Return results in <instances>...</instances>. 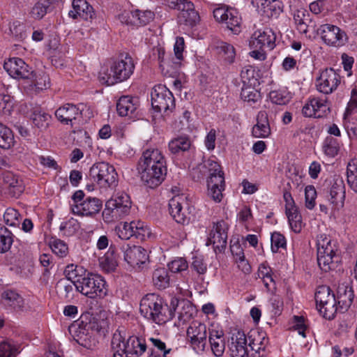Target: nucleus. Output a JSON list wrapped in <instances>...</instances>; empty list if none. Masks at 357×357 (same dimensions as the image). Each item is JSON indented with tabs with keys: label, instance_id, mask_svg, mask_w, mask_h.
Masks as SVG:
<instances>
[{
	"label": "nucleus",
	"instance_id": "21",
	"mask_svg": "<svg viewBox=\"0 0 357 357\" xmlns=\"http://www.w3.org/2000/svg\"><path fill=\"white\" fill-rule=\"evenodd\" d=\"M7 193L12 197H19L24 190L22 178L11 172H6L2 176Z\"/></svg>",
	"mask_w": 357,
	"mask_h": 357
},
{
	"label": "nucleus",
	"instance_id": "43",
	"mask_svg": "<svg viewBox=\"0 0 357 357\" xmlns=\"http://www.w3.org/2000/svg\"><path fill=\"white\" fill-rule=\"evenodd\" d=\"M347 175L349 186L357 194V159H352L348 163Z\"/></svg>",
	"mask_w": 357,
	"mask_h": 357
},
{
	"label": "nucleus",
	"instance_id": "53",
	"mask_svg": "<svg viewBox=\"0 0 357 357\" xmlns=\"http://www.w3.org/2000/svg\"><path fill=\"white\" fill-rule=\"evenodd\" d=\"M257 336L250 341L249 346L252 350H266V347L268 344V338L266 336L264 333L256 332Z\"/></svg>",
	"mask_w": 357,
	"mask_h": 357
},
{
	"label": "nucleus",
	"instance_id": "9",
	"mask_svg": "<svg viewBox=\"0 0 357 357\" xmlns=\"http://www.w3.org/2000/svg\"><path fill=\"white\" fill-rule=\"evenodd\" d=\"M151 105L158 112L167 113L175 107V100L172 93L165 86H155L151 93Z\"/></svg>",
	"mask_w": 357,
	"mask_h": 357
},
{
	"label": "nucleus",
	"instance_id": "58",
	"mask_svg": "<svg viewBox=\"0 0 357 357\" xmlns=\"http://www.w3.org/2000/svg\"><path fill=\"white\" fill-rule=\"evenodd\" d=\"M33 77L29 79L31 81V84L33 85L39 90H43L50 86V78L45 73L36 75L33 73Z\"/></svg>",
	"mask_w": 357,
	"mask_h": 357
},
{
	"label": "nucleus",
	"instance_id": "5",
	"mask_svg": "<svg viewBox=\"0 0 357 357\" xmlns=\"http://www.w3.org/2000/svg\"><path fill=\"white\" fill-rule=\"evenodd\" d=\"M317 262L320 268L328 272L337 267L340 261V251L335 241L325 234L317 238Z\"/></svg>",
	"mask_w": 357,
	"mask_h": 357
},
{
	"label": "nucleus",
	"instance_id": "24",
	"mask_svg": "<svg viewBox=\"0 0 357 357\" xmlns=\"http://www.w3.org/2000/svg\"><path fill=\"white\" fill-rule=\"evenodd\" d=\"M82 109L80 106L68 103L57 109L55 116L60 122L68 125L82 115Z\"/></svg>",
	"mask_w": 357,
	"mask_h": 357
},
{
	"label": "nucleus",
	"instance_id": "10",
	"mask_svg": "<svg viewBox=\"0 0 357 357\" xmlns=\"http://www.w3.org/2000/svg\"><path fill=\"white\" fill-rule=\"evenodd\" d=\"M213 17L217 22H225L227 28L234 33L241 32V17L236 9L219 6L213 10Z\"/></svg>",
	"mask_w": 357,
	"mask_h": 357
},
{
	"label": "nucleus",
	"instance_id": "31",
	"mask_svg": "<svg viewBox=\"0 0 357 357\" xmlns=\"http://www.w3.org/2000/svg\"><path fill=\"white\" fill-rule=\"evenodd\" d=\"M183 204H185V201L182 196L174 197L169 202V209L171 215L176 222L183 225L188 221V217L185 211H183Z\"/></svg>",
	"mask_w": 357,
	"mask_h": 357
},
{
	"label": "nucleus",
	"instance_id": "59",
	"mask_svg": "<svg viewBox=\"0 0 357 357\" xmlns=\"http://www.w3.org/2000/svg\"><path fill=\"white\" fill-rule=\"evenodd\" d=\"M204 166L207 169L208 176L225 175L220 165L214 159L209 158L205 161Z\"/></svg>",
	"mask_w": 357,
	"mask_h": 357
},
{
	"label": "nucleus",
	"instance_id": "46",
	"mask_svg": "<svg viewBox=\"0 0 357 357\" xmlns=\"http://www.w3.org/2000/svg\"><path fill=\"white\" fill-rule=\"evenodd\" d=\"M255 85L243 86L241 92V98L248 102H257L261 98L260 93L255 89Z\"/></svg>",
	"mask_w": 357,
	"mask_h": 357
},
{
	"label": "nucleus",
	"instance_id": "54",
	"mask_svg": "<svg viewBox=\"0 0 357 357\" xmlns=\"http://www.w3.org/2000/svg\"><path fill=\"white\" fill-rule=\"evenodd\" d=\"M136 221L130 222H125L120 224L116 227V231L119 237L121 239L128 240L133 236V233L131 232V228H135Z\"/></svg>",
	"mask_w": 357,
	"mask_h": 357
},
{
	"label": "nucleus",
	"instance_id": "14",
	"mask_svg": "<svg viewBox=\"0 0 357 357\" xmlns=\"http://www.w3.org/2000/svg\"><path fill=\"white\" fill-rule=\"evenodd\" d=\"M3 68L8 75L15 79H32L33 71L22 59L10 58L4 62Z\"/></svg>",
	"mask_w": 357,
	"mask_h": 357
},
{
	"label": "nucleus",
	"instance_id": "35",
	"mask_svg": "<svg viewBox=\"0 0 357 357\" xmlns=\"http://www.w3.org/2000/svg\"><path fill=\"white\" fill-rule=\"evenodd\" d=\"M1 298L6 305L13 307L15 310H22L24 307L23 298L15 291L6 290L3 291Z\"/></svg>",
	"mask_w": 357,
	"mask_h": 357
},
{
	"label": "nucleus",
	"instance_id": "60",
	"mask_svg": "<svg viewBox=\"0 0 357 357\" xmlns=\"http://www.w3.org/2000/svg\"><path fill=\"white\" fill-rule=\"evenodd\" d=\"M117 19L121 24L131 27H137L135 17V10H123L118 15Z\"/></svg>",
	"mask_w": 357,
	"mask_h": 357
},
{
	"label": "nucleus",
	"instance_id": "50",
	"mask_svg": "<svg viewBox=\"0 0 357 357\" xmlns=\"http://www.w3.org/2000/svg\"><path fill=\"white\" fill-rule=\"evenodd\" d=\"M241 78L243 82V86L246 85H256L258 84V80L255 77V70L252 66L244 67L241 73Z\"/></svg>",
	"mask_w": 357,
	"mask_h": 357
},
{
	"label": "nucleus",
	"instance_id": "49",
	"mask_svg": "<svg viewBox=\"0 0 357 357\" xmlns=\"http://www.w3.org/2000/svg\"><path fill=\"white\" fill-rule=\"evenodd\" d=\"M50 246L52 252L61 258L65 257L68 254L67 244L61 239L52 238L50 241Z\"/></svg>",
	"mask_w": 357,
	"mask_h": 357
},
{
	"label": "nucleus",
	"instance_id": "40",
	"mask_svg": "<svg viewBox=\"0 0 357 357\" xmlns=\"http://www.w3.org/2000/svg\"><path fill=\"white\" fill-rule=\"evenodd\" d=\"M31 119L36 127L44 130L48 127L51 116L40 109H36L33 112Z\"/></svg>",
	"mask_w": 357,
	"mask_h": 357
},
{
	"label": "nucleus",
	"instance_id": "15",
	"mask_svg": "<svg viewBox=\"0 0 357 357\" xmlns=\"http://www.w3.org/2000/svg\"><path fill=\"white\" fill-rule=\"evenodd\" d=\"M247 337L243 331L234 330L228 340V348L231 357H248Z\"/></svg>",
	"mask_w": 357,
	"mask_h": 357
},
{
	"label": "nucleus",
	"instance_id": "33",
	"mask_svg": "<svg viewBox=\"0 0 357 357\" xmlns=\"http://www.w3.org/2000/svg\"><path fill=\"white\" fill-rule=\"evenodd\" d=\"M70 333H73L74 340L81 346L91 349L95 346V340L92 338L89 331L84 328L70 327Z\"/></svg>",
	"mask_w": 357,
	"mask_h": 357
},
{
	"label": "nucleus",
	"instance_id": "48",
	"mask_svg": "<svg viewBox=\"0 0 357 357\" xmlns=\"http://www.w3.org/2000/svg\"><path fill=\"white\" fill-rule=\"evenodd\" d=\"M323 149L327 155L335 157L339 152L340 143L337 139L332 136H328L324 142Z\"/></svg>",
	"mask_w": 357,
	"mask_h": 357
},
{
	"label": "nucleus",
	"instance_id": "36",
	"mask_svg": "<svg viewBox=\"0 0 357 357\" xmlns=\"http://www.w3.org/2000/svg\"><path fill=\"white\" fill-rule=\"evenodd\" d=\"M191 141L188 136L181 135L172 139L169 143V149L171 153L177 154L189 150Z\"/></svg>",
	"mask_w": 357,
	"mask_h": 357
},
{
	"label": "nucleus",
	"instance_id": "42",
	"mask_svg": "<svg viewBox=\"0 0 357 357\" xmlns=\"http://www.w3.org/2000/svg\"><path fill=\"white\" fill-rule=\"evenodd\" d=\"M149 340L151 343V347L149 348L150 355H160L161 357H167V355L172 351V349L167 348L166 344L159 338L150 337Z\"/></svg>",
	"mask_w": 357,
	"mask_h": 357
},
{
	"label": "nucleus",
	"instance_id": "34",
	"mask_svg": "<svg viewBox=\"0 0 357 357\" xmlns=\"http://www.w3.org/2000/svg\"><path fill=\"white\" fill-rule=\"evenodd\" d=\"M345 191L344 187L338 185H333L327 195V199L333 209L339 210L344 206Z\"/></svg>",
	"mask_w": 357,
	"mask_h": 357
},
{
	"label": "nucleus",
	"instance_id": "47",
	"mask_svg": "<svg viewBox=\"0 0 357 357\" xmlns=\"http://www.w3.org/2000/svg\"><path fill=\"white\" fill-rule=\"evenodd\" d=\"M19 353L18 347L13 341L0 342V357H16Z\"/></svg>",
	"mask_w": 357,
	"mask_h": 357
},
{
	"label": "nucleus",
	"instance_id": "64",
	"mask_svg": "<svg viewBox=\"0 0 357 357\" xmlns=\"http://www.w3.org/2000/svg\"><path fill=\"white\" fill-rule=\"evenodd\" d=\"M357 112V88L354 86L350 94V100L347 103L345 110V115H349L352 113Z\"/></svg>",
	"mask_w": 357,
	"mask_h": 357
},
{
	"label": "nucleus",
	"instance_id": "4",
	"mask_svg": "<svg viewBox=\"0 0 357 357\" xmlns=\"http://www.w3.org/2000/svg\"><path fill=\"white\" fill-rule=\"evenodd\" d=\"M135 67L133 59L126 54L124 57L114 61L109 68L102 67L98 77L102 83L108 86L114 85L129 79L134 73Z\"/></svg>",
	"mask_w": 357,
	"mask_h": 357
},
{
	"label": "nucleus",
	"instance_id": "61",
	"mask_svg": "<svg viewBox=\"0 0 357 357\" xmlns=\"http://www.w3.org/2000/svg\"><path fill=\"white\" fill-rule=\"evenodd\" d=\"M335 295L333 294L330 293V289L326 287H321L319 289V290L315 293V301L317 307L325 303L328 301L329 297H334Z\"/></svg>",
	"mask_w": 357,
	"mask_h": 357
},
{
	"label": "nucleus",
	"instance_id": "12",
	"mask_svg": "<svg viewBox=\"0 0 357 357\" xmlns=\"http://www.w3.org/2000/svg\"><path fill=\"white\" fill-rule=\"evenodd\" d=\"M228 229L229 226L224 220L213 222L206 245H213L215 252L224 251L227 246Z\"/></svg>",
	"mask_w": 357,
	"mask_h": 357
},
{
	"label": "nucleus",
	"instance_id": "38",
	"mask_svg": "<svg viewBox=\"0 0 357 357\" xmlns=\"http://www.w3.org/2000/svg\"><path fill=\"white\" fill-rule=\"evenodd\" d=\"M317 308L319 313L328 320L333 319L337 311L340 310L335 296L329 297L328 301Z\"/></svg>",
	"mask_w": 357,
	"mask_h": 357
},
{
	"label": "nucleus",
	"instance_id": "22",
	"mask_svg": "<svg viewBox=\"0 0 357 357\" xmlns=\"http://www.w3.org/2000/svg\"><path fill=\"white\" fill-rule=\"evenodd\" d=\"M258 13L267 18L276 17L282 11V3L279 0H253Z\"/></svg>",
	"mask_w": 357,
	"mask_h": 357
},
{
	"label": "nucleus",
	"instance_id": "37",
	"mask_svg": "<svg viewBox=\"0 0 357 357\" xmlns=\"http://www.w3.org/2000/svg\"><path fill=\"white\" fill-rule=\"evenodd\" d=\"M215 49L219 56L228 63L234 62L236 52L234 47L226 42L218 41L216 43Z\"/></svg>",
	"mask_w": 357,
	"mask_h": 357
},
{
	"label": "nucleus",
	"instance_id": "18",
	"mask_svg": "<svg viewBox=\"0 0 357 357\" xmlns=\"http://www.w3.org/2000/svg\"><path fill=\"white\" fill-rule=\"evenodd\" d=\"M102 207V201L97 197H87L79 205H71L70 206L73 214L91 218L99 213Z\"/></svg>",
	"mask_w": 357,
	"mask_h": 357
},
{
	"label": "nucleus",
	"instance_id": "2",
	"mask_svg": "<svg viewBox=\"0 0 357 357\" xmlns=\"http://www.w3.org/2000/svg\"><path fill=\"white\" fill-rule=\"evenodd\" d=\"M111 347L112 357H139L148 347L144 340L130 335L124 326H119L113 334Z\"/></svg>",
	"mask_w": 357,
	"mask_h": 357
},
{
	"label": "nucleus",
	"instance_id": "23",
	"mask_svg": "<svg viewBox=\"0 0 357 357\" xmlns=\"http://www.w3.org/2000/svg\"><path fill=\"white\" fill-rule=\"evenodd\" d=\"M208 341L213 354L217 357L222 356L225 349L223 331L218 326H211L208 329Z\"/></svg>",
	"mask_w": 357,
	"mask_h": 357
},
{
	"label": "nucleus",
	"instance_id": "52",
	"mask_svg": "<svg viewBox=\"0 0 357 357\" xmlns=\"http://www.w3.org/2000/svg\"><path fill=\"white\" fill-rule=\"evenodd\" d=\"M289 226L295 233H300L303 228V222L301 215L298 211L286 213Z\"/></svg>",
	"mask_w": 357,
	"mask_h": 357
},
{
	"label": "nucleus",
	"instance_id": "30",
	"mask_svg": "<svg viewBox=\"0 0 357 357\" xmlns=\"http://www.w3.org/2000/svg\"><path fill=\"white\" fill-rule=\"evenodd\" d=\"M252 134L256 138H266L271 135V128L266 111H260L257 115V123L253 126Z\"/></svg>",
	"mask_w": 357,
	"mask_h": 357
},
{
	"label": "nucleus",
	"instance_id": "6",
	"mask_svg": "<svg viewBox=\"0 0 357 357\" xmlns=\"http://www.w3.org/2000/svg\"><path fill=\"white\" fill-rule=\"evenodd\" d=\"M89 178L103 189H114L119 182V175L114 167L105 162L93 164L89 169Z\"/></svg>",
	"mask_w": 357,
	"mask_h": 357
},
{
	"label": "nucleus",
	"instance_id": "41",
	"mask_svg": "<svg viewBox=\"0 0 357 357\" xmlns=\"http://www.w3.org/2000/svg\"><path fill=\"white\" fill-rule=\"evenodd\" d=\"M13 243V235L2 224H0V254L7 252Z\"/></svg>",
	"mask_w": 357,
	"mask_h": 357
},
{
	"label": "nucleus",
	"instance_id": "16",
	"mask_svg": "<svg viewBox=\"0 0 357 357\" xmlns=\"http://www.w3.org/2000/svg\"><path fill=\"white\" fill-rule=\"evenodd\" d=\"M340 80V75L335 70L326 68L317 79V89L321 93L330 94L337 89Z\"/></svg>",
	"mask_w": 357,
	"mask_h": 357
},
{
	"label": "nucleus",
	"instance_id": "17",
	"mask_svg": "<svg viewBox=\"0 0 357 357\" xmlns=\"http://www.w3.org/2000/svg\"><path fill=\"white\" fill-rule=\"evenodd\" d=\"M276 36L271 29L256 31L250 38L249 45L251 49H268L272 50L275 46Z\"/></svg>",
	"mask_w": 357,
	"mask_h": 357
},
{
	"label": "nucleus",
	"instance_id": "29",
	"mask_svg": "<svg viewBox=\"0 0 357 357\" xmlns=\"http://www.w3.org/2000/svg\"><path fill=\"white\" fill-rule=\"evenodd\" d=\"M336 301L337 302L340 311L344 312L352 304L354 294L351 286L342 284L338 286L337 290Z\"/></svg>",
	"mask_w": 357,
	"mask_h": 357
},
{
	"label": "nucleus",
	"instance_id": "20",
	"mask_svg": "<svg viewBox=\"0 0 357 357\" xmlns=\"http://www.w3.org/2000/svg\"><path fill=\"white\" fill-rule=\"evenodd\" d=\"M329 109L326 101L318 98H310L302 109V114L305 117L321 118Z\"/></svg>",
	"mask_w": 357,
	"mask_h": 357
},
{
	"label": "nucleus",
	"instance_id": "45",
	"mask_svg": "<svg viewBox=\"0 0 357 357\" xmlns=\"http://www.w3.org/2000/svg\"><path fill=\"white\" fill-rule=\"evenodd\" d=\"M82 273H85V270L82 267L74 264L68 265L64 271L66 278L70 280L75 287L77 281H80L81 278H83Z\"/></svg>",
	"mask_w": 357,
	"mask_h": 357
},
{
	"label": "nucleus",
	"instance_id": "62",
	"mask_svg": "<svg viewBox=\"0 0 357 357\" xmlns=\"http://www.w3.org/2000/svg\"><path fill=\"white\" fill-rule=\"evenodd\" d=\"M271 250L273 252H277L279 248L286 247V239L284 236L279 232H273L271 235Z\"/></svg>",
	"mask_w": 357,
	"mask_h": 357
},
{
	"label": "nucleus",
	"instance_id": "32",
	"mask_svg": "<svg viewBox=\"0 0 357 357\" xmlns=\"http://www.w3.org/2000/svg\"><path fill=\"white\" fill-rule=\"evenodd\" d=\"M99 264L104 271L107 273L114 271L118 266V256L116 249L110 246L105 255L99 259Z\"/></svg>",
	"mask_w": 357,
	"mask_h": 357
},
{
	"label": "nucleus",
	"instance_id": "19",
	"mask_svg": "<svg viewBox=\"0 0 357 357\" xmlns=\"http://www.w3.org/2000/svg\"><path fill=\"white\" fill-rule=\"evenodd\" d=\"M121 250L125 261L132 267H140L148 260L147 252L141 246L126 245L121 247Z\"/></svg>",
	"mask_w": 357,
	"mask_h": 357
},
{
	"label": "nucleus",
	"instance_id": "51",
	"mask_svg": "<svg viewBox=\"0 0 357 357\" xmlns=\"http://www.w3.org/2000/svg\"><path fill=\"white\" fill-rule=\"evenodd\" d=\"M154 13L151 10H140L138 9L135 10L137 27L148 24L154 19Z\"/></svg>",
	"mask_w": 357,
	"mask_h": 357
},
{
	"label": "nucleus",
	"instance_id": "27",
	"mask_svg": "<svg viewBox=\"0 0 357 357\" xmlns=\"http://www.w3.org/2000/svg\"><path fill=\"white\" fill-rule=\"evenodd\" d=\"M139 100L128 96H121L117 102L116 110L121 116L135 117V112L139 107Z\"/></svg>",
	"mask_w": 357,
	"mask_h": 357
},
{
	"label": "nucleus",
	"instance_id": "44",
	"mask_svg": "<svg viewBox=\"0 0 357 357\" xmlns=\"http://www.w3.org/2000/svg\"><path fill=\"white\" fill-rule=\"evenodd\" d=\"M269 98L273 104L284 105L291 100V95L287 89H278L271 91Z\"/></svg>",
	"mask_w": 357,
	"mask_h": 357
},
{
	"label": "nucleus",
	"instance_id": "7",
	"mask_svg": "<svg viewBox=\"0 0 357 357\" xmlns=\"http://www.w3.org/2000/svg\"><path fill=\"white\" fill-rule=\"evenodd\" d=\"M131 200L125 192H119L105 203L102 218L105 222L119 220L130 213Z\"/></svg>",
	"mask_w": 357,
	"mask_h": 357
},
{
	"label": "nucleus",
	"instance_id": "13",
	"mask_svg": "<svg viewBox=\"0 0 357 357\" xmlns=\"http://www.w3.org/2000/svg\"><path fill=\"white\" fill-rule=\"evenodd\" d=\"M317 31L324 43L329 46L340 47L343 45L346 41L344 31L337 26L329 24H322Z\"/></svg>",
	"mask_w": 357,
	"mask_h": 357
},
{
	"label": "nucleus",
	"instance_id": "8",
	"mask_svg": "<svg viewBox=\"0 0 357 357\" xmlns=\"http://www.w3.org/2000/svg\"><path fill=\"white\" fill-rule=\"evenodd\" d=\"M106 282L103 278L98 274L88 273L75 283L76 289L82 294L90 298H103L107 295Z\"/></svg>",
	"mask_w": 357,
	"mask_h": 357
},
{
	"label": "nucleus",
	"instance_id": "25",
	"mask_svg": "<svg viewBox=\"0 0 357 357\" xmlns=\"http://www.w3.org/2000/svg\"><path fill=\"white\" fill-rule=\"evenodd\" d=\"M208 195L215 202H221L225 190V176H208L206 179Z\"/></svg>",
	"mask_w": 357,
	"mask_h": 357
},
{
	"label": "nucleus",
	"instance_id": "1",
	"mask_svg": "<svg viewBox=\"0 0 357 357\" xmlns=\"http://www.w3.org/2000/svg\"><path fill=\"white\" fill-rule=\"evenodd\" d=\"M138 172L142 181L149 188H155L165 179L167 167L165 158L158 149L145 150L138 161Z\"/></svg>",
	"mask_w": 357,
	"mask_h": 357
},
{
	"label": "nucleus",
	"instance_id": "11",
	"mask_svg": "<svg viewBox=\"0 0 357 357\" xmlns=\"http://www.w3.org/2000/svg\"><path fill=\"white\" fill-rule=\"evenodd\" d=\"M187 337L197 353L204 351L207 344L206 326L198 321H192L187 329Z\"/></svg>",
	"mask_w": 357,
	"mask_h": 357
},
{
	"label": "nucleus",
	"instance_id": "55",
	"mask_svg": "<svg viewBox=\"0 0 357 357\" xmlns=\"http://www.w3.org/2000/svg\"><path fill=\"white\" fill-rule=\"evenodd\" d=\"M10 31L17 41H23L27 37L26 26L20 22H15L10 27Z\"/></svg>",
	"mask_w": 357,
	"mask_h": 357
},
{
	"label": "nucleus",
	"instance_id": "39",
	"mask_svg": "<svg viewBox=\"0 0 357 357\" xmlns=\"http://www.w3.org/2000/svg\"><path fill=\"white\" fill-rule=\"evenodd\" d=\"M153 282L159 289L167 288L170 284V277L168 271L165 268H158L153 273Z\"/></svg>",
	"mask_w": 357,
	"mask_h": 357
},
{
	"label": "nucleus",
	"instance_id": "26",
	"mask_svg": "<svg viewBox=\"0 0 357 357\" xmlns=\"http://www.w3.org/2000/svg\"><path fill=\"white\" fill-rule=\"evenodd\" d=\"M69 15L74 19L80 17L84 20H91L94 17L95 12L86 0H73V10H70Z\"/></svg>",
	"mask_w": 357,
	"mask_h": 357
},
{
	"label": "nucleus",
	"instance_id": "28",
	"mask_svg": "<svg viewBox=\"0 0 357 357\" xmlns=\"http://www.w3.org/2000/svg\"><path fill=\"white\" fill-rule=\"evenodd\" d=\"M178 10H180L178 15V22L180 24L193 26L199 22V14L195 10L192 2L184 3L183 6Z\"/></svg>",
	"mask_w": 357,
	"mask_h": 357
},
{
	"label": "nucleus",
	"instance_id": "56",
	"mask_svg": "<svg viewBox=\"0 0 357 357\" xmlns=\"http://www.w3.org/2000/svg\"><path fill=\"white\" fill-rule=\"evenodd\" d=\"M49 6L50 3L47 0H40L38 1L31 9V16L38 20L43 18L47 13Z\"/></svg>",
	"mask_w": 357,
	"mask_h": 357
},
{
	"label": "nucleus",
	"instance_id": "63",
	"mask_svg": "<svg viewBox=\"0 0 357 357\" xmlns=\"http://www.w3.org/2000/svg\"><path fill=\"white\" fill-rule=\"evenodd\" d=\"M135 228L137 233L135 238L140 241H145L151 235L150 229L143 222L136 221Z\"/></svg>",
	"mask_w": 357,
	"mask_h": 357
},
{
	"label": "nucleus",
	"instance_id": "3",
	"mask_svg": "<svg viewBox=\"0 0 357 357\" xmlns=\"http://www.w3.org/2000/svg\"><path fill=\"white\" fill-rule=\"evenodd\" d=\"M139 310L147 319L157 324H163L174 317L175 308H169L158 295L149 294L141 300Z\"/></svg>",
	"mask_w": 357,
	"mask_h": 357
},
{
	"label": "nucleus",
	"instance_id": "57",
	"mask_svg": "<svg viewBox=\"0 0 357 357\" xmlns=\"http://www.w3.org/2000/svg\"><path fill=\"white\" fill-rule=\"evenodd\" d=\"M14 143L13 132L10 128L5 126V129H0V147L8 149Z\"/></svg>",
	"mask_w": 357,
	"mask_h": 357
}]
</instances>
